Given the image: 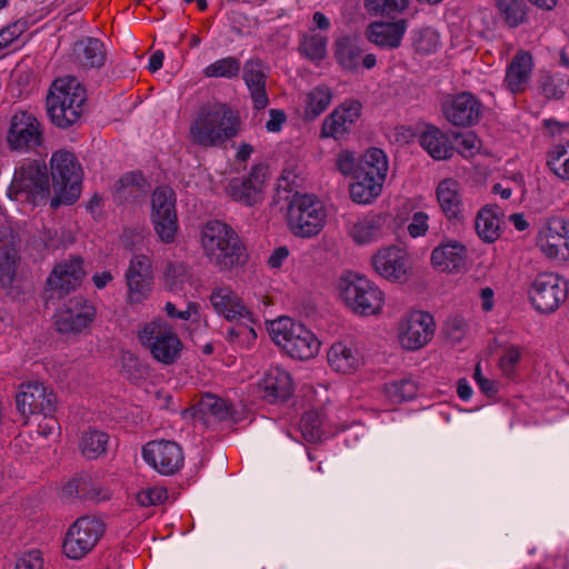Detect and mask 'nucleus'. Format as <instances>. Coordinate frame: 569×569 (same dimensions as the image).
Masks as SVG:
<instances>
[{
  "instance_id": "nucleus-1",
  "label": "nucleus",
  "mask_w": 569,
  "mask_h": 569,
  "mask_svg": "<svg viewBox=\"0 0 569 569\" xmlns=\"http://www.w3.org/2000/svg\"><path fill=\"white\" fill-rule=\"evenodd\" d=\"M241 128L239 116L226 103L207 102L192 116L189 140L204 149L222 148L236 138Z\"/></svg>"
},
{
  "instance_id": "nucleus-2",
  "label": "nucleus",
  "mask_w": 569,
  "mask_h": 569,
  "mask_svg": "<svg viewBox=\"0 0 569 569\" xmlns=\"http://www.w3.org/2000/svg\"><path fill=\"white\" fill-rule=\"evenodd\" d=\"M201 246L210 263L229 270L246 261V248L238 233L220 220L208 221L201 230Z\"/></svg>"
},
{
  "instance_id": "nucleus-3",
  "label": "nucleus",
  "mask_w": 569,
  "mask_h": 569,
  "mask_svg": "<svg viewBox=\"0 0 569 569\" xmlns=\"http://www.w3.org/2000/svg\"><path fill=\"white\" fill-rule=\"evenodd\" d=\"M86 99V89L74 77L56 79L46 102L51 122L61 129L73 126L82 114Z\"/></svg>"
},
{
  "instance_id": "nucleus-4",
  "label": "nucleus",
  "mask_w": 569,
  "mask_h": 569,
  "mask_svg": "<svg viewBox=\"0 0 569 569\" xmlns=\"http://www.w3.org/2000/svg\"><path fill=\"white\" fill-rule=\"evenodd\" d=\"M271 339L293 359L308 360L315 357L320 341L306 326L289 317H280L269 325Z\"/></svg>"
},
{
  "instance_id": "nucleus-5",
  "label": "nucleus",
  "mask_w": 569,
  "mask_h": 569,
  "mask_svg": "<svg viewBox=\"0 0 569 569\" xmlns=\"http://www.w3.org/2000/svg\"><path fill=\"white\" fill-rule=\"evenodd\" d=\"M54 197L51 207L72 204L81 193L82 169L72 152L56 151L50 160Z\"/></svg>"
},
{
  "instance_id": "nucleus-6",
  "label": "nucleus",
  "mask_w": 569,
  "mask_h": 569,
  "mask_svg": "<svg viewBox=\"0 0 569 569\" xmlns=\"http://www.w3.org/2000/svg\"><path fill=\"white\" fill-rule=\"evenodd\" d=\"M138 339L159 363L170 366L181 357L183 343L173 326L162 318L143 323Z\"/></svg>"
},
{
  "instance_id": "nucleus-7",
  "label": "nucleus",
  "mask_w": 569,
  "mask_h": 569,
  "mask_svg": "<svg viewBox=\"0 0 569 569\" xmlns=\"http://www.w3.org/2000/svg\"><path fill=\"white\" fill-rule=\"evenodd\" d=\"M340 297L359 316H375L382 311L385 295L365 276L349 274L339 281Z\"/></svg>"
},
{
  "instance_id": "nucleus-8",
  "label": "nucleus",
  "mask_w": 569,
  "mask_h": 569,
  "mask_svg": "<svg viewBox=\"0 0 569 569\" xmlns=\"http://www.w3.org/2000/svg\"><path fill=\"white\" fill-rule=\"evenodd\" d=\"M326 217L322 202L308 193H296L288 206V226L297 237L312 238L319 234L326 224Z\"/></svg>"
},
{
  "instance_id": "nucleus-9",
  "label": "nucleus",
  "mask_w": 569,
  "mask_h": 569,
  "mask_svg": "<svg viewBox=\"0 0 569 569\" xmlns=\"http://www.w3.org/2000/svg\"><path fill=\"white\" fill-rule=\"evenodd\" d=\"M49 192L47 167L36 160L21 163L8 188V196L11 199L33 204L44 201Z\"/></svg>"
},
{
  "instance_id": "nucleus-10",
  "label": "nucleus",
  "mask_w": 569,
  "mask_h": 569,
  "mask_svg": "<svg viewBox=\"0 0 569 569\" xmlns=\"http://www.w3.org/2000/svg\"><path fill=\"white\" fill-rule=\"evenodd\" d=\"M106 531L104 522L96 516H81L66 531L62 552L72 560H80L98 545Z\"/></svg>"
},
{
  "instance_id": "nucleus-11",
  "label": "nucleus",
  "mask_w": 569,
  "mask_h": 569,
  "mask_svg": "<svg viewBox=\"0 0 569 569\" xmlns=\"http://www.w3.org/2000/svg\"><path fill=\"white\" fill-rule=\"evenodd\" d=\"M6 140L12 151H33L43 143V127L33 112L18 110L10 118Z\"/></svg>"
},
{
  "instance_id": "nucleus-12",
  "label": "nucleus",
  "mask_w": 569,
  "mask_h": 569,
  "mask_svg": "<svg viewBox=\"0 0 569 569\" xmlns=\"http://www.w3.org/2000/svg\"><path fill=\"white\" fill-rule=\"evenodd\" d=\"M151 221L159 239L172 243L178 231L176 193L168 187H159L152 194Z\"/></svg>"
},
{
  "instance_id": "nucleus-13",
  "label": "nucleus",
  "mask_w": 569,
  "mask_h": 569,
  "mask_svg": "<svg viewBox=\"0 0 569 569\" xmlns=\"http://www.w3.org/2000/svg\"><path fill=\"white\" fill-rule=\"evenodd\" d=\"M127 287V303L142 305L153 290L152 260L146 254H134L124 273Z\"/></svg>"
},
{
  "instance_id": "nucleus-14",
  "label": "nucleus",
  "mask_w": 569,
  "mask_h": 569,
  "mask_svg": "<svg viewBox=\"0 0 569 569\" xmlns=\"http://www.w3.org/2000/svg\"><path fill=\"white\" fill-rule=\"evenodd\" d=\"M97 316L96 307L83 297L69 299L54 315V327L62 335H80Z\"/></svg>"
},
{
  "instance_id": "nucleus-15",
  "label": "nucleus",
  "mask_w": 569,
  "mask_h": 569,
  "mask_svg": "<svg viewBox=\"0 0 569 569\" xmlns=\"http://www.w3.org/2000/svg\"><path fill=\"white\" fill-rule=\"evenodd\" d=\"M569 283L555 273H541L536 277L529 290L532 306L542 313L553 312L567 299Z\"/></svg>"
},
{
  "instance_id": "nucleus-16",
  "label": "nucleus",
  "mask_w": 569,
  "mask_h": 569,
  "mask_svg": "<svg viewBox=\"0 0 569 569\" xmlns=\"http://www.w3.org/2000/svg\"><path fill=\"white\" fill-rule=\"evenodd\" d=\"M144 461L163 476H172L184 465L181 446L171 440L150 441L142 448Z\"/></svg>"
},
{
  "instance_id": "nucleus-17",
  "label": "nucleus",
  "mask_w": 569,
  "mask_h": 569,
  "mask_svg": "<svg viewBox=\"0 0 569 569\" xmlns=\"http://www.w3.org/2000/svg\"><path fill=\"white\" fill-rule=\"evenodd\" d=\"M16 403L24 417L43 415L47 418L56 412L57 397L43 383L30 381L21 385Z\"/></svg>"
},
{
  "instance_id": "nucleus-18",
  "label": "nucleus",
  "mask_w": 569,
  "mask_h": 569,
  "mask_svg": "<svg viewBox=\"0 0 569 569\" xmlns=\"http://www.w3.org/2000/svg\"><path fill=\"white\" fill-rule=\"evenodd\" d=\"M435 328L431 315L423 311L411 312L399 323V342L407 350H418L431 340Z\"/></svg>"
},
{
  "instance_id": "nucleus-19",
  "label": "nucleus",
  "mask_w": 569,
  "mask_h": 569,
  "mask_svg": "<svg viewBox=\"0 0 569 569\" xmlns=\"http://www.w3.org/2000/svg\"><path fill=\"white\" fill-rule=\"evenodd\" d=\"M268 167L256 164L246 178H233L227 186V194L234 201L246 206H254L263 199V188Z\"/></svg>"
},
{
  "instance_id": "nucleus-20",
  "label": "nucleus",
  "mask_w": 569,
  "mask_h": 569,
  "mask_svg": "<svg viewBox=\"0 0 569 569\" xmlns=\"http://www.w3.org/2000/svg\"><path fill=\"white\" fill-rule=\"evenodd\" d=\"M361 114V103L355 100L339 104L321 126V138L343 139Z\"/></svg>"
},
{
  "instance_id": "nucleus-21",
  "label": "nucleus",
  "mask_w": 569,
  "mask_h": 569,
  "mask_svg": "<svg viewBox=\"0 0 569 569\" xmlns=\"http://www.w3.org/2000/svg\"><path fill=\"white\" fill-rule=\"evenodd\" d=\"M442 112L453 126H472L479 121L481 103L473 94L462 92L446 99L442 102Z\"/></svg>"
},
{
  "instance_id": "nucleus-22",
  "label": "nucleus",
  "mask_w": 569,
  "mask_h": 569,
  "mask_svg": "<svg viewBox=\"0 0 569 569\" xmlns=\"http://www.w3.org/2000/svg\"><path fill=\"white\" fill-rule=\"evenodd\" d=\"M84 274L82 258L71 257L54 266L47 279V284L59 296L68 295L81 284Z\"/></svg>"
},
{
  "instance_id": "nucleus-23",
  "label": "nucleus",
  "mask_w": 569,
  "mask_h": 569,
  "mask_svg": "<svg viewBox=\"0 0 569 569\" xmlns=\"http://www.w3.org/2000/svg\"><path fill=\"white\" fill-rule=\"evenodd\" d=\"M375 271L391 281H402L408 271V254L405 249L389 246L380 249L372 257Z\"/></svg>"
},
{
  "instance_id": "nucleus-24",
  "label": "nucleus",
  "mask_w": 569,
  "mask_h": 569,
  "mask_svg": "<svg viewBox=\"0 0 569 569\" xmlns=\"http://www.w3.org/2000/svg\"><path fill=\"white\" fill-rule=\"evenodd\" d=\"M242 78L250 92L253 108L256 110L266 109L269 104V97L266 90L268 67L258 58L249 59L242 68Z\"/></svg>"
},
{
  "instance_id": "nucleus-25",
  "label": "nucleus",
  "mask_w": 569,
  "mask_h": 569,
  "mask_svg": "<svg viewBox=\"0 0 569 569\" xmlns=\"http://www.w3.org/2000/svg\"><path fill=\"white\" fill-rule=\"evenodd\" d=\"M262 398L269 403L284 401L290 398L295 390L291 375L280 367L268 369L259 382Z\"/></svg>"
},
{
  "instance_id": "nucleus-26",
  "label": "nucleus",
  "mask_w": 569,
  "mask_h": 569,
  "mask_svg": "<svg viewBox=\"0 0 569 569\" xmlns=\"http://www.w3.org/2000/svg\"><path fill=\"white\" fill-rule=\"evenodd\" d=\"M233 413L229 401L211 393L203 395L193 408V419L206 426L231 420Z\"/></svg>"
},
{
  "instance_id": "nucleus-27",
  "label": "nucleus",
  "mask_w": 569,
  "mask_h": 569,
  "mask_svg": "<svg viewBox=\"0 0 569 569\" xmlns=\"http://www.w3.org/2000/svg\"><path fill=\"white\" fill-rule=\"evenodd\" d=\"M213 309L226 319L233 321L246 319L252 321L251 313L242 300L228 287H217L210 295Z\"/></svg>"
},
{
  "instance_id": "nucleus-28",
  "label": "nucleus",
  "mask_w": 569,
  "mask_h": 569,
  "mask_svg": "<svg viewBox=\"0 0 569 569\" xmlns=\"http://www.w3.org/2000/svg\"><path fill=\"white\" fill-rule=\"evenodd\" d=\"M328 363L332 370L350 375L363 365V357L359 349L346 341L335 342L327 353Z\"/></svg>"
},
{
  "instance_id": "nucleus-29",
  "label": "nucleus",
  "mask_w": 569,
  "mask_h": 569,
  "mask_svg": "<svg viewBox=\"0 0 569 569\" xmlns=\"http://www.w3.org/2000/svg\"><path fill=\"white\" fill-rule=\"evenodd\" d=\"M567 221L562 217H551L547 229L539 236L538 244L549 258H558L562 249L569 248Z\"/></svg>"
},
{
  "instance_id": "nucleus-30",
  "label": "nucleus",
  "mask_w": 569,
  "mask_h": 569,
  "mask_svg": "<svg viewBox=\"0 0 569 569\" xmlns=\"http://www.w3.org/2000/svg\"><path fill=\"white\" fill-rule=\"evenodd\" d=\"M73 62L82 69H99L107 59V49L97 38L86 37L74 42Z\"/></svg>"
},
{
  "instance_id": "nucleus-31",
  "label": "nucleus",
  "mask_w": 569,
  "mask_h": 569,
  "mask_svg": "<svg viewBox=\"0 0 569 569\" xmlns=\"http://www.w3.org/2000/svg\"><path fill=\"white\" fill-rule=\"evenodd\" d=\"M386 217L382 213H369L348 223L347 232L357 244L378 241L383 233Z\"/></svg>"
},
{
  "instance_id": "nucleus-32",
  "label": "nucleus",
  "mask_w": 569,
  "mask_h": 569,
  "mask_svg": "<svg viewBox=\"0 0 569 569\" xmlns=\"http://www.w3.org/2000/svg\"><path fill=\"white\" fill-rule=\"evenodd\" d=\"M532 57L526 51H518L506 70L505 87L512 93L523 92L532 73Z\"/></svg>"
},
{
  "instance_id": "nucleus-33",
  "label": "nucleus",
  "mask_w": 569,
  "mask_h": 569,
  "mask_svg": "<svg viewBox=\"0 0 569 569\" xmlns=\"http://www.w3.org/2000/svg\"><path fill=\"white\" fill-rule=\"evenodd\" d=\"M467 249L457 241H450L436 247L431 253L435 268L447 272H459L465 268Z\"/></svg>"
},
{
  "instance_id": "nucleus-34",
  "label": "nucleus",
  "mask_w": 569,
  "mask_h": 569,
  "mask_svg": "<svg viewBox=\"0 0 569 569\" xmlns=\"http://www.w3.org/2000/svg\"><path fill=\"white\" fill-rule=\"evenodd\" d=\"M407 30L406 20L393 22H372L368 27V39L383 49H397L400 47Z\"/></svg>"
},
{
  "instance_id": "nucleus-35",
  "label": "nucleus",
  "mask_w": 569,
  "mask_h": 569,
  "mask_svg": "<svg viewBox=\"0 0 569 569\" xmlns=\"http://www.w3.org/2000/svg\"><path fill=\"white\" fill-rule=\"evenodd\" d=\"M385 181L355 171L353 182L349 187L350 198L356 203L369 204L381 194Z\"/></svg>"
},
{
  "instance_id": "nucleus-36",
  "label": "nucleus",
  "mask_w": 569,
  "mask_h": 569,
  "mask_svg": "<svg viewBox=\"0 0 569 569\" xmlns=\"http://www.w3.org/2000/svg\"><path fill=\"white\" fill-rule=\"evenodd\" d=\"M437 199L448 219L461 218L463 203L460 187L456 180L446 179L441 181L437 188Z\"/></svg>"
},
{
  "instance_id": "nucleus-37",
  "label": "nucleus",
  "mask_w": 569,
  "mask_h": 569,
  "mask_svg": "<svg viewBox=\"0 0 569 569\" xmlns=\"http://www.w3.org/2000/svg\"><path fill=\"white\" fill-rule=\"evenodd\" d=\"M420 146L437 160L448 159L453 153L449 138L436 127H429L421 133Z\"/></svg>"
},
{
  "instance_id": "nucleus-38",
  "label": "nucleus",
  "mask_w": 569,
  "mask_h": 569,
  "mask_svg": "<svg viewBox=\"0 0 569 569\" xmlns=\"http://www.w3.org/2000/svg\"><path fill=\"white\" fill-rule=\"evenodd\" d=\"M497 210L498 207H483L476 217V231L486 242H493L500 237L501 218Z\"/></svg>"
},
{
  "instance_id": "nucleus-39",
  "label": "nucleus",
  "mask_w": 569,
  "mask_h": 569,
  "mask_svg": "<svg viewBox=\"0 0 569 569\" xmlns=\"http://www.w3.org/2000/svg\"><path fill=\"white\" fill-rule=\"evenodd\" d=\"M389 163L387 154L379 148L368 149L358 160L356 172L386 180Z\"/></svg>"
},
{
  "instance_id": "nucleus-40",
  "label": "nucleus",
  "mask_w": 569,
  "mask_h": 569,
  "mask_svg": "<svg viewBox=\"0 0 569 569\" xmlns=\"http://www.w3.org/2000/svg\"><path fill=\"white\" fill-rule=\"evenodd\" d=\"M335 57L343 70L355 71L360 64L362 49L355 39L345 37L337 40Z\"/></svg>"
},
{
  "instance_id": "nucleus-41",
  "label": "nucleus",
  "mask_w": 569,
  "mask_h": 569,
  "mask_svg": "<svg viewBox=\"0 0 569 569\" xmlns=\"http://www.w3.org/2000/svg\"><path fill=\"white\" fill-rule=\"evenodd\" d=\"M63 490L68 496L76 495L80 498L94 500L97 502L110 499V492L107 489H103L87 477L71 480Z\"/></svg>"
},
{
  "instance_id": "nucleus-42",
  "label": "nucleus",
  "mask_w": 569,
  "mask_h": 569,
  "mask_svg": "<svg viewBox=\"0 0 569 569\" xmlns=\"http://www.w3.org/2000/svg\"><path fill=\"white\" fill-rule=\"evenodd\" d=\"M109 436L98 429H88L82 432L79 448L87 459H97L107 451Z\"/></svg>"
},
{
  "instance_id": "nucleus-43",
  "label": "nucleus",
  "mask_w": 569,
  "mask_h": 569,
  "mask_svg": "<svg viewBox=\"0 0 569 569\" xmlns=\"http://www.w3.org/2000/svg\"><path fill=\"white\" fill-rule=\"evenodd\" d=\"M19 260V250L14 244L0 246V287L4 289L12 287Z\"/></svg>"
},
{
  "instance_id": "nucleus-44",
  "label": "nucleus",
  "mask_w": 569,
  "mask_h": 569,
  "mask_svg": "<svg viewBox=\"0 0 569 569\" xmlns=\"http://www.w3.org/2000/svg\"><path fill=\"white\" fill-rule=\"evenodd\" d=\"M332 91L326 84H319L308 92L306 98L305 114L308 119H316L329 107L332 100Z\"/></svg>"
},
{
  "instance_id": "nucleus-45",
  "label": "nucleus",
  "mask_w": 569,
  "mask_h": 569,
  "mask_svg": "<svg viewBox=\"0 0 569 569\" xmlns=\"http://www.w3.org/2000/svg\"><path fill=\"white\" fill-rule=\"evenodd\" d=\"M418 391V385L410 378H402L385 385L383 393L392 405H398L413 399Z\"/></svg>"
},
{
  "instance_id": "nucleus-46",
  "label": "nucleus",
  "mask_w": 569,
  "mask_h": 569,
  "mask_svg": "<svg viewBox=\"0 0 569 569\" xmlns=\"http://www.w3.org/2000/svg\"><path fill=\"white\" fill-rule=\"evenodd\" d=\"M191 279V272L187 263L172 261L164 268V287L170 291H180Z\"/></svg>"
},
{
  "instance_id": "nucleus-47",
  "label": "nucleus",
  "mask_w": 569,
  "mask_h": 569,
  "mask_svg": "<svg viewBox=\"0 0 569 569\" xmlns=\"http://www.w3.org/2000/svg\"><path fill=\"white\" fill-rule=\"evenodd\" d=\"M241 62L236 57H226L210 63L203 69L206 78H226L232 79L239 76Z\"/></svg>"
},
{
  "instance_id": "nucleus-48",
  "label": "nucleus",
  "mask_w": 569,
  "mask_h": 569,
  "mask_svg": "<svg viewBox=\"0 0 569 569\" xmlns=\"http://www.w3.org/2000/svg\"><path fill=\"white\" fill-rule=\"evenodd\" d=\"M412 47L417 53L431 54L440 47V36L432 28H422L413 31Z\"/></svg>"
},
{
  "instance_id": "nucleus-49",
  "label": "nucleus",
  "mask_w": 569,
  "mask_h": 569,
  "mask_svg": "<svg viewBox=\"0 0 569 569\" xmlns=\"http://www.w3.org/2000/svg\"><path fill=\"white\" fill-rule=\"evenodd\" d=\"M505 22L515 28L525 21L527 6L523 0H496Z\"/></svg>"
},
{
  "instance_id": "nucleus-50",
  "label": "nucleus",
  "mask_w": 569,
  "mask_h": 569,
  "mask_svg": "<svg viewBox=\"0 0 569 569\" xmlns=\"http://www.w3.org/2000/svg\"><path fill=\"white\" fill-rule=\"evenodd\" d=\"M409 0H365L367 11L372 16L395 18L407 9Z\"/></svg>"
},
{
  "instance_id": "nucleus-51",
  "label": "nucleus",
  "mask_w": 569,
  "mask_h": 569,
  "mask_svg": "<svg viewBox=\"0 0 569 569\" xmlns=\"http://www.w3.org/2000/svg\"><path fill=\"white\" fill-rule=\"evenodd\" d=\"M402 209L405 212L410 214L407 226L409 236L411 238L423 237L429 229V216L421 210H416V207L411 201L403 202Z\"/></svg>"
},
{
  "instance_id": "nucleus-52",
  "label": "nucleus",
  "mask_w": 569,
  "mask_h": 569,
  "mask_svg": "<svg viewBox=\"0 0 569 569\" xmlns=\"http://www.w3.org/2000/svg\"><path fill=\"white\" fill-rule=\"evenodd\" d=\"M327 43L326 37L308 33L300 41V51L311 61H321L327 54Z\"/></svg>"
},
{
  "instance_id": "nucleus-53",
  "label": "nucleus",
  "mask_w": 569,
  "mask_h": 569,
  "mask_svg": "<svg viewBox=\"0 0 569 569\" xmlns=\"http://www.w3.org/2000/svg\"><path fill=\"white\" fill-rule=\"evenodd\" d=\"M547 166L557 178L561 180L569 178V157L563 144H557L548 151Z\"/></svg>"
},
{
  "instance_id": "nucleus-54",
  "label": "nucleus",
  "mask_w": 569,
  "mask_h": 569,
  "mask_svg": "<svg viewBox=\"0 0 569 569\" xmlns=\"http://www.w3.org/2000/svg\"><path fill=\"white\" fill-rule=\"evenodd\" d=\"M300 429L303 438L308 442H317L322 437V420L318 411L310 410L305 412L300 419Z\"/></svg>"
},
{
  "instance_id": "nucleus-55",
  "label": "nucleus",
  "mask_w": 569,
  "mask_h": 569,
  "mask_svg": "<svg viewBox=\"0 0 569 569\" xmlns=\"http://www.w3.org/2000/svg\"><path fill=\"white\" fill-rule=\"evenodd\" d=\"M168 491L164 487H148L140 490L137 496V502L141 507L157 506L166 501Z\"/></svg>"
},
{
  "instance_id": "nucleus-56",
  "label": "nucleus",
  "mask_w": 569,
  "mask_h": 569,
  "mask_svg": "<svg viewBox=\"0 0 569 569\" xmlns=\"http://www.w3.org/2000/svg\"><path fill=\"white\" fill-rule=\"evenodd\" d=\"M522 356V349L518 346H508L499 360V366L502 373L507 377H511L515 373V368L520 361Z\"/></svg>"
},
{
  "instance_id": "nucleus-57",
  "label": "nucleus",
  "mask_w": 569,
  "mask_h": 569,
  "mask_svg": "<svg viewBox=\"0 0 569 569\" xmlns=\"http://www.w3.org/2000/svg\"><path fill=\"white\" fill-rule=\"evenodd\" d=\"M14 569H43L42 552L37 549L22 552L16 560Z\"/></svg>"
},
{
  "instance_id": "nucleus-58",
  "label": "nucleus",
  "mask_w": 569,
  "mask_h": 569,
  "mask_svg": "<svg viewBox=\"0 0 569 569\" xmlns=\"http://www.w3.org/2000/svg\"><path fill=\"white\" fill-rule=\"evenodd\" d=\"M27 29V21L18 20L0 31V42L2 48H8L16 41Z\"/></svg>"
},
{
  "instance_id": "nucleus-59",
  "label": "nucleus",
  "mask_w": 569,
  "mask_h": 569,
  "mask_svg": "<svg viewBox=\"0 0 569 569\" xmlns=\"http://www.w3.org/2000/svg\"><path fill=\"white\" fill-rule=\"evenodd\" d=\"M143 178L140 173L137 172H128L123 177H121L118 181V191H126L129 189L130 194H134L139 192L142 188Z\"/></svg>"
},
{
  "instance_id": "nucleus-60",
  "label": "nucleus",
  "mask_w": 569,
  "mask_h": 569,
  "mask_svg": "<svg viewBox=\"0 0 569 569\" xmlns=\"http://www.w3.org/2000/svg\"><path fill=\"white\" fill-rule=\"evenodd\" d=\"M199 309L200 306L197 302H189L187 309L183 311H178L176 305L170 301H168L164 305V311L169 318L180 319L184 321L189 320L192 317V315H198Z\"/></svg>"
},
{
  "instance_id": "nucleus-61",
  "label": "nucleus",
  "mask_w": 569,
  "mask_h": 569,
  "mask_svg": "<svg viewBox=\"0 0 569 569\" xmlns=\"http://www.w3.org/2000/svg\"><path fill=\"white\" fill-rule=\"evenodd\" d=\"M336 166L343 176L352 174L355 177L358 161L352 152L345 150L338 154Z\"/></svg>"
},
{
  "instance_id": "nucleus-62",
  "label": "nucleus",
  "mask_w": 569,
  "mask_h": 569,
  "mask_svg": "<svg viewBox=\"0 0 569 569\" xmlns=\"http://www.w3.org/2000/svg\"><path fill=\"white\" fill-rule=\"evenodd\" d=\"M227 337L231 343H234L237 342V340L240 339L246 341L254 339L256 332L253 328L249 327L248 325H234L230 329H228Z\"/></svg>"
},
{
  "instance_id": "nucleus-63",
  "label": "nucleus",
  "mask_w": 569,
  "mask_h": 569,
  "mask_svg": "<svg viewBox=\"0 0 569 569\" xmlns=\"http://www.w3.org/2000/svg\"><path fill=\"white\" fill-rule=\"evenodd\" d=\"M461 153L463 156H472L480 148V141L472 132H468L460 138Z\"/></svg>"
},
{
  "instance_id": "nucleus-64",
  "label": "nucleus",
  "mask_w": 569,
  "mask_h": 569,
  "mask_svg": "<svg viewBox=\"0 0 569 569\" xmlns=\"http://www.w3.org/2000/svg\"><path fill=\"white\" fill-rule=\"evenodd\" d=\"M270 119L266 123V128L269 132H278L281 130L282 124L286 121V114L282 110L271 109L269 111Z\"/></svg>"
}]
</instances>
